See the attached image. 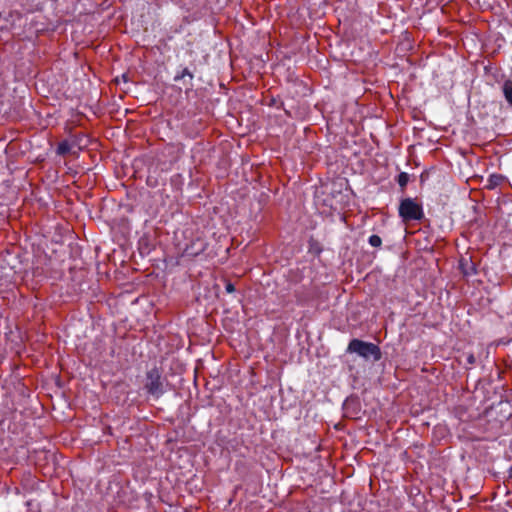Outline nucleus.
I'll return each instance as SVG.
<instances>
[{
  "instance_id": "nucleus-1",
  "label": "nucleus",
  "mask_w": 512,
  "mask_h": 512,
  "mask_svg": "<svg viewBox=\"0 0 512 512\" xmlns=\"http://www.w3.org/2000/svg\"><path fill=\"white\" fill-rule=\"evenodd\" d=\"M347 352L356 353L366 360L372 358L374 361H379L382 357V353L378 345L371 342H365L360 339H352L348 344Z\"/></svg>"
},
{
  "instance_id": "nucleus-2",
  "label": "nucleus",
  "mask_w": 512,
  "mask_h": 512,
  "mask_svg": "<svg viewBox=\"0 0 512 512\" xmlns=\"http://www.w3.org/2000/svg\"><path fill=\"white\" fill-rule=\"evenodd\" d=\"M398 214L404 222L420 221L424 218L422 205L413 198H404L400 201Z\"/></svg>"
},
{
  "instance_id": "nucleus-3",
  "label": "nucleus",
  "mask_w": 512,
  "mask_h": 512,
  "mask_svg": "<svg viewBox=\"0 0 512 512\" xmlns=\"http://www.w3.org/2000/svg\"><path fill=\"white\" fill-rule=\"evenodd\" d=\"M144 388L148 394L152 395L156 399H159L166 392L159 368L153 367L146 372Z\"/></svg>"
},
{
  "instance_id": "nucleus-4",
  "label": "nucleus",
  "mask_w": 512,
  "mask_h": 512,
  "mask_svg": "<svg viewBox=\"0 0 512 512\" xmlns=\"http://www.w3.org/2000/svg\"><path fill=\"white\" fill-rule=\"evenodd\" d=\"M206 247V241L201 237H197L191 240V242L186 245V247L183 250V256L190 258L196 257L203 253L206 250Z\"/></svg>"
},
{
  "instance_id": "nucleus-5",
  "label": "nucleus",
  "mask_w": 512,
  "mask_h": 512,
  "mask_svg": "<svg viewBox=\"0 0 512 512\" xmlns=\"http://www.w3.org/2000/svg\"><path fill=\"white\" fill-rule=\"evenodd\" d=\"M459 268L466 277L475 275L477 272L475 264L468 258H461L459 261Z\"/></svg>"
},
{
  "instance_id": "nucleus-6",
  "label": "nucleus",
  "mask_w": 512,
  "mask_h": 512,
  "mask_svg": "<svg viewBox=\"0 0 512 512\" xmlns=\"http://www.w3.org/2000/svg\"><path fill=\"white\" fill-rule=\"evenodd\" d=\"M506 101L512 106V81L506 80L502 87Z\"/></svg>"
},
{
  "instance_id": "nucleus-7",
  "label": "nucleus",
  "mask_w": 512,
  "mask_h": 512,
  "mask_svg": "<svg viewBox=\"0 0 512 512\" xmlns=\"http://www.w3.org/2000/svg\"><path fill=\"white\" fill-rule=\"evenodd\" d=\"M185 77H188L189 78V86H192V80L194 78V75L193 73L188 69V68H184L180 73H178L175 77H174V81L178 82L182 79H185Z\"/></svg>"
},
{
  "instance_id": "nucleus-8",
  "label": "nucleus",
  "mask_w": 512,
  "mask_h": 512,
  "mask_svg": "<svg viewBox=\"0 0 512 512\" xmlns=\"http://www.w3.org/2000/svg\"><path fill=\"white\" fill-rule=\"evenodd\" d=\"M70 150H71V146H70L69 142L67 140H63L58 144L56 153L58 155L64 156V155L68 154L70 152Z\"/></svg>"
},
{
  "instance_id": "nucleus-9",
  "label": "nucleus",
  "mask_w": 512,
  "mask_h": 512,
  "mask_svg": "<svg viewBox=\"0 0 512 512\" xmlns=\"http://www.w3.org/2000/svg\"><path fill=\"white\" fill-rule=\"evenodd\" d=\"M408 182H409V175H408V173L401 172L397 176V183L401 187L402 190L407 186Z\"/></svg>"
},
{
  "instance_id": "nucleus-10",
  "label": "nucleus",
  "mask_w": 512,
  "mask_h": 512,
  "mask_svg": "<svg viewBox=\"0 0 512 512\" xmlns=\"http://www.w3.org/2000/svg\"><path fill=\"white\" fill-rule=\"evenodd\" d=\"M368 243L372 246V247H380L382 245V239L380 236L376 235V234H373L371 235L369 238H368Z\"/></svg>"
},
{
  "instance_id": "nucleus-11",
  "label": "nucleus",
  "mask_w": 512,
  "mask_h": 512,
  "mask_svg": "<svg viewBox=\"0 0 512 512\" xmlns=\"http://www.w3.org/2000/svg\"><path fill=\"white\" fill-rule=\"evenodd\" d=\"M225 290L227 293H233L235 291V286L232 282L228 281L225 285Z\"/></svg>"
},
{
  "instance_id": "nucleus-12",
  "label": "nucleus",
  "mask_w": 512,
  "mask_h": 512,
  "mask_svg": "<svg viewBox=\"0 0 512 512\" xmlns=\"http://www.w3.org/2000/svg\"><path fill=\"white\" fill-rule=\"evenodd\" d=\"M468 362H469V363H474V356H473V355H470V356L468 357Z\"/></svg>"
}]
</instances>
